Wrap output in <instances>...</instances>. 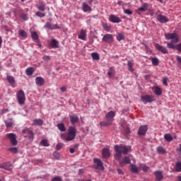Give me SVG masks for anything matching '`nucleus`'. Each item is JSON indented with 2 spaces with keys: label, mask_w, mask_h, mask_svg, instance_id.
<instances>
[{
  "label": "nucleus",
  "mask_w": 181,
  "mask_h": 181,
  "mask_svg": "<svg viewBox=\"0 0 181 181\" xmlns=\"http://www.w3.org/2000/svg\"><path fill=\"white\" fill-rule=\"evenodd\" d=\"M165 37L166 40H172L171 42H168L167 47L168 49H172L173 50H177L179 53H181V42L177 45H175V43H177L179 42V35L176 33H168L165 34Z\"/></svg>",
  "instance_id": "1"
},
{
  "label": "nucleus",
  "mask_w": 181,
  "mask_h": 181,
  "mask_svg": "<svg viewBox=\"0 0 181 181\" xmlns=\"http://www.w3.org/2000/svg\"><path fill=\"white\" fill-rule=\"evenodd\" d=\"M77 129L74 127H69L68 129V133L66 135L64 134H61L62 139L64 140L66 142H70V141H74L76 139Z\"/></svg>",
  "instance_id": "2"
},
{
  "label": "nucleus",
  "mask_w": 181,
  "mask_h": 181,
  "mask_svg": "<svg viewBox=\"0 0 181 181\" xmlns=\"http://www.w3.org/2000/svg\"><path fill=\"white\" fill-rule=\"evenodd\" d=\"M16 98L20 105H23L25 101H26V96L25 92L23 90H20L16 93Z\"/></svg>",
  "instance_id": "3"
},
{
  "label": "nucleus",
  "mask_w": 181,
  "mask_h": 181,
  "mask_svg": "<svg viewBox=\"0 0 181 181\" xmlns=\"http://www.w3.org/2000/svg\"><path fill=\"white\" fill-rule=\"evenodd\" d=\"M94 165L93 168L94 169H98L99 170H104V166L103 165V161L100 160L99 158H94L93 159Z\"/></svg>",
  "instance_id": "4"
},
{
  "label": "nucleus",
  "mask_w": 181,
  "mask_h": 181,
  "mask_svg": "<svg viewBox=\"0 0 181 181\" xmlns=\"http://www.w3.org/2000/svg\"><path fill=\"white\" fill-rule=\"evenodd\" d=\"M7 138L10 139L11 144L16 146V145H18V141L16 140V134L13 133H9L7 134Z\"/></svg>",
  "instance_id": "5"
},
{
  "label": "nucleus",
  "mask_w": 181,
  "mask_h": 181,
  "mask_svg": "<svg viewBox=\"0 0 181 181\" xmlns=\"http://www.w3.org/2000/svg\"><path fill=\"white\" fill-rule=\"evenodd\" d=\"M155 47L157 50H158V52H160L163 54H168V53H169V51L165 47H163L158 43L155 44Z\"/></svg>",
  "instance_id": "6"
},
{
  "label": "nucleus",
  "mask_w": 181,
  "mask_h": 181,
  "mask_svg": "<svg viewBox=\"0 0 181 181\" xmlns=\"http://www.w3.org/2000/svg\"><path fill=\"white\" fill-rule=\"evenodd\" d=\"M114 149L116 152L115 154V159L116 160H121V158H122V153L118 148V145H115V147H114Z\"/></svg>",
  "instance_id": "7"
},
{
  "label": "nucleus",
  "mask_w": 181,
  "mask_h": 181,
  "mask_svg": "<svg viewBox=\"0 0 181 181\" xmlns=\"http://www.w3.org/2000/svg\"><path fill=\"white\" fill-rule=\"evenodd\" d=\"M25 138H29V139H33V132L29 129H25L22 131Z\"/></svg>",
  "instance_id": "8"
},
{
  "label": "nucleus",
  "mask_w": 181,
  "mask_h": 181,
  "mask_svg": "<svg viewBox=\"0 0 181 181\" xmlns=\"http://www.w3.org/2000/svg\"><path fill=\"white\" fill-rule=\"evenodd\" d=\"M114 117H115V112L114 111H110L106 114L105 119L110 124H112V121H114Z\"/></svg>",
  "instance_id": "9"
},
{
  "label": "nucleus",
  "mask_w": 181,
  "mask_h": 181,
  "mask_svg": "<svg viewBox=\"0 0 181 181\" xmlns=\"http://www.w3.org/2000/svg\"><path fill=\"white\" fill-rule=\"evenodd\" d=\"M141 101L142 103H153V97L150 95H141Z\"/></svg>",
  "instance_id": "10"
},
{
  "label": "nucleus",
  "mask_w": 181,
  "mask_h": 181,
  "mask_svg": "<svg viewBox=\"0 0 181 181\" xmlns=\"http://www.w3.org/2000/svg\"><path fill=\"white\" fill-rule=\"evenodd\" d=\"M102 40L105 43H112L114 42V37L111 34H105L103 35Z\"/></svg>",
  "instance_id": "11"
},
{
  "label": "nucleus",
  "mask_w": 181,
  "mask_h": 181,
  "mask_svg": "<svg viewBox=\"0 0 181 181\" xmlns=\"http://www.w3.org/2000/svg\"><path fill=\"white\" fill-rule=\"evenodd\" d=\"M131 163V159L128 156H125L119 162V165L121 168L125 166V165H129Z\"/></svg>",
  "instance_id": "12"
},
{
  "label": "nucleus",
  "mask_w": 181,
  "mask_h": 181,
  "mask_svg": "<svg viewBox=\"0 0 181 181\" xmlns=\"http://www.w3.org/2000/svg\"><path fill=\"white\" fill-rule=\"evenodd\" d=\"M148 132V126L147 125H142L139 128L138 130V135L141 136L145 135Z\"/></svg>",
  "instance_id": "13"
},
{
  "label": "nucleus",
  "mask_w": 181,
  "mask_h": 181,
  "mask_svg": "<svg viewBox=\"0 0 181 181\" xmlns=\"http://www.w3.org/2000/svg\"><path fill=\"white\" fill-rule=\"evenodd\" d=\"M1 169H5L6 170H12L13 169V166L9 162L4 163L3 164H0Z\"/></svg>",
  "instance_id": "14"
},
{
  "label": "nucleus",
  "mask_w": 181,
  "mask_h": 181,
  "mask_svg": "<svg viewBox=\"0 0 181 181\" xmlns=\"http://www.w3.org/2000/svg\"><path fill=\"white\" fill-rule=\"evenodd\" d=\"M148 8H149V4H148L147 3H144L141 7H139L137 9L136 13H138V15H141L142 12H146V11H148Z\"/></svg>",
  "instance_id": "15"
},
{
  "label": "nucleus",
  "mask_w": 181,
  "mask_h": 181,
  "mask_svg": "<svg viewBox=\"0 0 181 181\" xmlns=\"http://www.w3.org/2000/svg\"><path fill=\"white\" fill-rule=\"evenodd\" d=\"M157 21L160 22V23H168L169 22V19L166 16H163L162 14H159L157 16Z\"/></svg>",
  "instance_id": "16"
},
{
  "label": "nucleus",
  "mask_w": 181,
  "mask_h": 181,
  "mask_svg": "<svg viewBox=\"0 0 181 181\" xmlns=\"http://www.w3.org/2000/svg\"><path fill=\"white\" fill-rule=\"evenodd\" d=\"M153 175L156 179V180L160 181L163 180V172L161 170H157L153 173Z\"/></svg>",
  "instance_id": "17"
},
{
  "label": "nucleus",
  "mask_w": 181,
  "mask_h": 181,
  "mask_svg": "<svg viewBox=\"0 0 181 181\" xmlns=\"http://www.w3.org/2000/svg\"><path fill=\"white\" fill-rule=\"evenodd\" d=\"M118 149L122 152V153H124V155H127L129 151H131V147H127L125 146H118Z\"/></svg>",
  "instance_id": "18"
},
{
  "label": "nucleus",
  "mask_w": 181,
  "mask_h": 181,
  "mask_svg": "<svg viewBox=\"0 0 181 181\" xmlns=\"http://www.w3.org/2000/svg\"><path fill=\"white\" fill-rule=\"evenodd\" d=\"M109 21L112 22V23H119V22H121V18L117 17V16L111 15L109 18Z\"/></svg>",
  "instance_id": "19"
},
{
  "label": "nucleus",
  "mask_w": 181,
  "mask_h": 181,
  "mask_svg": "<svg viewBox=\"0 0 181 181\" xmlns=\"http://www.w3.org/2000/svg\"><path fill=\"white\" fill-rule=\"evenodd\" d=\"M35 83L38 87H42L45 84V79L42 77H36Z\"/></svg>",
  "instance_id": "20"
},
{
  "label": "nucleus",
  "mask_w": 181,
  "mask_h": 181,
  "mask_svg": "<svg viewBox=\"0 0 181 181\" xmlns=\"http://www.w3.org/2000/svg\"><path fill=\"white\" fill-rule=\"evenodd\" d=\"M110 155H111V153L110 152V149H108V148L103 149V151H102L103 158H110Z\"/></svg>",
  "instance_id": "21"
},
{
  "label": "nucleus",
  "mask_w": 181,
  "mask_h": 181,
  "mask_svg": "<svg viewBox=\"0 0 181 181\" xmlns=\"http://www.w3.org/2000/svg\"><path fill=\"white\" fill-rule=\"evenodd\" d=\"M129 169L132 173H139V168L135 164H130Z\"/></svg>",
  "instance_id": "22"
},
{
  "label": "nucleus",
  "mask_w": 181,
  "mask_h": 181,
  "mask_svg": "<svg viewBox=\"0 0 181 181\" xmlns=\"http://www.w3.org/2000/svg\"><path fill=\"white\" fill-rule=\"evenodd\" d=\"M87 35V31L84 30H81V33L78 35V39L81 40H86V36Z\"/></svg>",
  "instance_id": "23"
},
{
  "label": "nucleus",
  "mask_w": 181,
  "mask_h": 181,
  "mask_svg": "<svg viewBox=\"0 0 181 181\" xmlns=\"http://www.w3.org/2000/svg\"><path fill=\"white\" fill-rule=\"evenodd\" d=\"M157 152L160 155H166L167 153L166 149H165L162 146L157 147Z\"/></svg>",
  "instance_id": "24"
},
{
  "label": "nucleus",
  "mask_w": 181,
  "mask_h": 181,
  "mask_svg": "<svg viewBox=\"0 0 181 181\" xmlns=\"http://www.w3.org/2000/svg\"><path fill=\"white\" fill-rule=\"evenodd\" d=\"M82 9L83 12H89L90 11H91V7H90V6L87 4V3L83 2L82 4Z\"/></svg>",
  "instance_id": "25"
},
{
  "label": "nucleus",
  "mask_w": 181,
  "mask_h": 181,
  "mask_svg": "<svg viewBox=\"0 0 181 181\" xmlns=\"http://www.w3.org/2000/svg\"><path fill=\"white\" fill-rule=\"evenodd\" d=\"M49 45L53 49H57L59 47V41L53 39L51 40Z\"/></svg>",
  "instance_id": "26"
},
{
  "label": "nucleus",
  "mask_w": 181,
  "mask_h": 181,
  "mask_svg": "<svg viewBox=\"0 0 181 181\" xmlns=\"http://www.w3.org/2000/svg\"><path fill=\"white\" fill-rule=\"evenodd\" d=\"M71 124H74L78 122V117L77 115H71L69 117Z\"/></svg>",
  "instance_id": "27"
},
{
  "label": "nucleus",
  "mask_w": 181,
  "mask_h": 181,
  "mask_svg": "<svg viewBox=\"0 0 181 181\" xmlns=\"http://www.w3.org/2000/svg\"><path fill=\"white\" fill-rule=\"evenodd\" d=\"M57 127L61 132H66V127L64 126V124L59 123L57 124Z\"/></svg>",
  "instance_id": "28"
},
{
  "label": "nucleus",
  "mask_w": 181,
  "mask_h": 181,
  "mask_svg": "<svg viewBox=\"0 0 181 181\" xmlns=\"http://www.w3.org/2000/svg\"><path fill=\"white\" fill-rule=\"evenodd\" d=\"M33 125L40 126L43 125V120L42 119H36L33 120Z\"/></svg>",
  "instance_id": "29"
},
{
  "label": "nucleus",
  "mask_w": 181,
  "mask_h": 181,
  "mask_svg": "<svg viewBox=\"0 0 181 181\" xmlns=\"http://www.w3.org/2000/svg\"><path fill=\"white\" fill-rule=\"evenodd\" d=\"M164 139H165L167 142H172V141H173V137L172 136V134H166L164 135Z\"/></svg>",
  "instance_id": "30"
},
{
  "label": "nucleus",
  "mask_w": 181,
  "mask_h": 181,
  "mask_svg": "<svg viewBox=\"0 0 181 181\" xmlns=\"http://www.w3.org/2000/svg\"><path fill=\"white\" fill-rule=\"evenodd\" d=\"M25 73H26L27 76H33V73H35V69H33V67L28 68L25 70Z\"/></svg>",
  "instance_id": "31"
},
{
  "label": "nucleus",
  "mask_w": 181,
  "mask_h": 181,
  "mask_svg": "<svg viewBox=\"0 0 181 181\" xmlns=\"http://www.w3.org/2000/svg\"><path fill=\"white\" fill-rule=\"evenodd\" d=\"M175 172H181V161H178L175 165Z\"/></svg>",
  "instance_id": "32"
},
{
  "label": "nucleus",
  "mask_w": 181,
  "mask_h": 181,
  "mask_svg": "<svg viewBox=\"0 0 181 181\" xmlns=\"http://www.w3.org/2000/svg\"><path fill=\"white\" fill-rule=\"evenodd\" d=\"M5 124H6V128H11V127L13 125V121L12 120V119H8L5 121Z\"/></svg>",
  "instance_id": "33"
},
{
  "label": "nucleus",
  "mask_w": 181,
  "mask_h": 181,
  "mask_svg": "<svg viewBox=\"0 0 181 181\" xmlns=\"http://www.w3.org/2000/svg\"><path fill=\"white\" fill-rule=\"evenodd\" d=\"M107 76H109V77H111L112 76H115V68L110 67L107 72Z\"/></svg>",
  "instance_id": "34"
},
{
  "label": "nucleus",
  "mask_w": 181,
  "mask_h": 181,
  "mask_svg": "<svg viewBox=\"0 0 181 181\" xmlns=\"http://www.w3.org/2000/svg\"><path fill=\"white\" fill-rule=\"evenodd\" d=\"M156 95H162V89L158 86L154 88Z\"/></svg>",
  "instance_id": "35"
},
{
  "label": "nucleus",
  "mask_w": 181,
  "mask_h": 181,
  "mask_svg": "<svg viewBox=\"0 0 181 181\" xmlns=\"http://www.w3.org/2000/svg\"><path fill=\"white\" fill-rule=\"evenodd\" d=\"M91 57L93 60H100V55H98V53L97 52H92Z\"/></svg>",
  "instance_id": "36"
},
{
  "label": "nucleus",
  "mask_w": 181,
  "mask_h": 181,
  "mask_svg": "<svg viewBox=\"0 0 181 181\" xmlns=\"http://www.w3.org/2000/svg\"><path fill=\"white\" fill-rule=\"evenodd\" d=\"M127 66L129 67V71L132 73L134 71V62H132V61H129L127 63Z\"/></svg>",
  "instance_id": "37"
},
{
  "label": "nucleus",
  "mask_w": 181,
  "mask_h": 181,
  "mask_svg": "<svg viewBox=\"0 0 181 181\" xmlns=\"http://www.w3.org/2000/svg\"><path fill=\"white\" fill-rule=\"evenodd\" d=\"M45 28H46L47 29H49V30H54V28L53 27V25H52V23L50 22H47L45 23Z\"/></svg>",
  "instance_id": "38"
},
{
  "label": "nucleus",
  "mask_w": 181,
  "mask_h": 181,
  "mask_svg": "<svg viewBox=\"0 0 181 181\" xmlns=\"http://www.w3.org/2000/svg\"><path fill=\"white\" fill-rule=\"evenodd\" d=\"M31 37L33 40H39V35H37V33L36 32H31Z\"/></svg>",
  "instance_id": "39"
},
{
  "label": "nucleus",
  "mask_w": 181,
  "mask_h": 181,
  "mask_svg": "<svg viewBox=\"0 0 181 181\" xmlns=\"http://www.w3.org/2000/svg\"><path fill=\"white\" fill-rule=\"evenodd\" d=\"M20 18L23 20V21H28L29 19V17L28 16V14L25 13H21L20 14Z\"/></svg>",
  "instance_id": "40"
},
{
  "label": "nucleus",
  "mask_w": 181,
  "mask_h": 181,
  "mask_svg": "<svg viewBox=\"0 0 181 181\" xmlns=\"http://www.w3.org/2000/svg\"><path fill=\"white\" fill-rule=\"evenodd\" d=\"M18 33L21 37H28V33L24 30H20Z\"/></svg>",
  "instance_id": "41"
},
{
  "label": "nucleus",
  "mask_w": 181,
  "mask_h": 181,
  "mask_svg": "<svg viewBox=\"0 0 181 181\" xmlns=\"http://www.w3.org/2000/svg\"><path fill=\"white\" fill-rule=\"evenodd\" d=\"M7 80L10 84H15V78L12 76H7Z\"/></svg>",
  "instance_id": "42"
},
{
  "label": "nucleus",
  "mask_w": 181,
  "mask_h": 181,
  "mask_svg": "<svg viewBox=\"0 0 181 181\" xmlns=\"http://www.w3.org/2000/svg\"><path fill=\"white\" fill-rule=\"evenodd\" d=\"M151 62L153 66H159V59L158 58H152Z\"/></svg>",
  "instance_id": "43"
},
{
  "label": "nucleus",
  "mask_w": 181,
  "mask_h": 181,
  "mask_svg": "<svg viewBox=\"0 0 181 181\" xmlns=\"http://www.w3.org/2000/svg\"><path fill=\"white\" fill-rule=\"evenodd\" d=\"M140 169H142L143 172H149V170H151V168L146 165H143V166H139Z\"/></svg>",
  "instance_id": "44"
},
{
  "label": "nucleus",
  "mask_w": 181,
  "mask_h": 181,
  "mask_svg": "<svg viewBox=\"0 0 181 181\" xmlns=\"http://www.w3.org/2000/svg\"><path fill=\"white\" fill-rule=\"evenodd\" d=\"M101 127H108L111 125L112 123H110L109 121L106 120V122H101L100 123Z\"/></svg>",
  "instance_id": "45"
},
{
  "label": "nucleus",
  "mask_w": 181,
  "mask_h": 181,
  "mask_svg": "<svg viewBox=\"0 0 181 181\" xmlns=\"http://www.w3.org/2000/svg\"><path fill=\"white\" fill-rule=\"evenodd\" d=\"M8 151L12 152V153H18V148L16 147H11L8 148Z\"/></svg>",
  "instance_id": "46"
},
{
  "label": "nucleus",
  "mask_w": 181,
  "mask_h": 181,
  "mask_svg": "<svg viewBox=\"0 0 181 181\" xmlns=\"http://www.w3.org/2000/svg\"><path fill=\"white\" fill-rule=\"evenodd\" d=\"M36 16H38L39 18H45V16H46V13H42L40 11H37L35 13Z\"/></svg>",
  "instance_id": "47"
},
{
  "label": "nucleus",
  "mask_w": 181,
  "mask_h": 181,
  "mask_svg": "<svg viewBox=\"0 0 181 181\" xmlns=\"http://www.w3.org/2000/svg\"><path fill=\"white\" fill-rule=\"evenodd\" d=\"M63 146H64V144H63V143H58L56 146L57 151H60V149H62Z\"/></svg>",
  "instance_id": "48"
},
{
  "label": "nucleus",
  "mask_w": 181,
  "mask_h": 181,
  "mask_svg": "<svg viewBox=\"0 0 181 181\" xmlns=\"http://www.w3.org/2000/svg\"><path fill=\"white\" fill-rule=\"evenodd\" d=\"M124 39V35L119 33L117 36V40H118L119 42H121V40H123Z\"/></svg>",
  "instance_id": "49"
},
{
  "label": "nucleus",
  "mask_w": 181,
  "mask_h": 181,
  "mask_svg": "<svg viewBox=\"0 0 181 181\" xmlns=\"http://www.w3.org/2000/svg\"><path fill=\"white\" fill-rule=\"evenodd\" d=\"M45 8H46V5H45V4L37 6L38 11H45Z\"/></svg>",
  "instance_id": "50"
},
{
  "label": "nucleus",
  "mask_w": 181,
  "mask_h": 181,
  "mask_svg": "<svg viewBox=\"0 0 181 181\" xmlns=\"http://www.w3.org/2000/svg\"><path fill=\"white\" fill-rule=\"evenodd\" d=\"M41 145H42L43 146H49V144L47 143V139H42L41 141Z\"/></svg>",
  "instance_id": "51"
},
{
  "label": "nucleus",
  "mask_w": 181,
  "mask_h": 181,
  "mask_svg": "<svg viewBox=\"0 0 181 181\" xmlns=\"http://www.w3.org/2000/svg\"><path fill=\"white\" fill-rule=\"evenodd\" d=\"M53 156L56 158V159H60V153H59V152L55 151L53 153Z\"/></svg>",
  "instance_id": "52"
},
{
  "label": "nucleus",
  "mask_w": 181,
  "mask_h": 181,
  "mask_svg": "<svg viewBox=\"0 0 181 181\" xmlns=\"http://www.w3.org/2000/svg\"><path fill=\"white\" fill-rule=\"evenodd\" d=\"M130 132L131 131L129 130V127H126L124 130V135H128Z\"/></svg>",
  "instance_id": "53"
},
{
  "label": "nucleus",
  "mask_w": 181,
  "mask_h": 181,
  "mask_svg": "<svg viewBox=\"0 0 181 181\" xmlns=\"http://www.w3.org/2000/svg\"><path fill=\"white\" fill-rule=\"evenodd\" d=\"M9 112L8 109H4V110H1L0 115H4V114H6V112Z\"/></svg>",
  "instance_id": "54"
},
{
  "label": "nucleus",
  "mask_w": 181,
  "mask_h": 181,
  "mask_svg": "<svg viewBox=\"0 0 181 181\" xmlns=\"http://www.w3.org/2000/svg\"><path fill=\"white\" fill-rule=\"evenodd\" d=\"M163 84H164V86H168V78L167 77L163 78Z\"/></svg>",
  "instance_id": "55"
},
{
  "label": "nucleus",
  "mask_w": 181,
  "mask_h": 181,
  "mask_svg": "<svg viewBox=\"0 0 181 181\" xmlns=\"http://www.w3.org/2000/svg\"><path fill=\"white\" fill-rule=\"evenodd\" d=\"M124 13H126L127 15H132V11L129 9H126L124 10Z\"/></svg>",
  "instance_id": "56"
},
{
  "label": "nucleus",
  "mask_w": 181,
  "mask_h": 181,
  "mask_svg": "<svg viewBox=\"0 0 181 181\" xmlns=\"http://www.w3.org/2000/svg\"><path fill=\"white\" fill-rule=\"evenodd\" d=\"M42 59H44L45 62H49V60H50V57L49 56H44L42 57Z\"/></svg>",
  "instance_id": "57"
},
{
  "label": "nucleus",
  "mask_w": 181,
  "mask_h": 181,
  "mask_svg": "<svg viewBox=\"0 0 181 181\" xmlns=\"http://www.w3.org/2000/svg\"><path fill=\"white\" fill-rule=\"evenodd\" d=\"M52 181H62V177H55L52 180Z\"/></svg>",
  "instance_id": "58"
},
{
  "label": "nucleus",
  "mask_w": 181,
  "mask_h": 181,
  "mask_svg": "<svg viewBox=\"0 0 181 181\" xmlns=\"http://www.w3.org/2000/svg\"><path fill=\"white\" fill-rule=\"evenodd\" d=\"M176 59H177V62L178 64H181V57L179 56H177Z\"/></svg>",
  "instance_id": "59"
},
{
  "label": "nucleus",
  "mask_w": 181,
  "mask_h": 181,
  "mask_svg": "<svg viewBox=\"0 0 181 181\" xmlns=\"http://www.w3.org/2000/svg\"><path fill=\"white\" fill-rule=\"evenodd\" d=\"M61 91H62V93H64V91H66V90H67V88L65 86H63L60 88Z\"/></svg>",
  "instance_id": "60"
},
{
  "label": "nucleus",
  "mask_w": 181,
  "mask_h": 181,
  "mask_svg": "<svg viewBox=\"0 0 181 181\" xmlns=\"http://www.w3.org/2000/svg\"><path fill=\"white\" fill-rule=\"evenodd\" d=\"M53 28L54 29H60V27L57 24L53 25Z\"/></svg>",
  "instance_id": "61"
},
{
  "label": "nucleus",
  "mask_w": 181,
  "mask_h": 181,
  "mask_svg": "<svg viewBox=\"0 0 181 181\" xmlns=\"http://www.w3.org/2000/svg\"><path fill=\"white\" fill-rule=\"evenodd\" d=\"M117 172L119 175H124V172H122V170L120 169H117Z\"/></svg>",
  "instance_id": "62"
},
{
  "label": "nucleus",
  "mask_w": 181,
  "mask_h": 181,
  "mask_svg": "<svg viewBox=\"0 0 181 181\" xmlns=\"http://www.w3.org/2000/svg\"><path fill=\"white\" fill-rule=\"evenodd\" d=\"M177 153H181V144H180V148H177Z\"/></svg>",
  "instance_id": "63"
},
{
  "label": "nucleus",
  "mask_w": 181,
  "mask_h": 181,
  "mask_svg": "<svg viewBox=\"0 0 181 181\" xmlns=\"http://www.w3.org/2000/svg\"><path fill=\"white\" fill-rule=\"evenodd\" d=\"M103 28H104V29H105V30H107L108 29V25L103 24Z\"/></svg>",
  "instance_id": "64"
}]
</instances>
